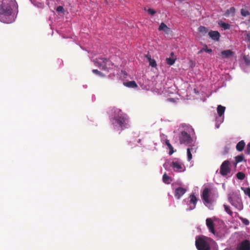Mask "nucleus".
Here are the masks:
<instances>
[{
    "mask_svg": "<svg viewBox=\"0 0 250 250\" xmlns=\"http://www.w3.org/2000/svg\"><path fill=\"white\" fill-rule=\"evenodd\" d=\"M15 0H0V21L3 23H10L12 20L9 17L11 15L13 10L11 4Z\"/></svg>",
    "mask_w": 250,
    "mask_h": 250,
    "instance_id": "nucleus-1",
    "label": "nucleus"
},
{
    "mask_svg": "<svg viewBox=\"0 0 250 250\" xmlns=\"http://www.w3.org/2000/svg\"><path fill=\"white\" fill-rule=\"evenodd\" d=\"M115 112L118 113V115L115 116L113 118L112 121V124L115 126L118 125L121 130L128 128L129 125L127 116L125 114L122 113L120 109H117Z\"/></svg>",
    "mask_w": 250,
    "mask_h": 250,
    "instance_id": "nucleus-2",
    "label": "nucleus"
},
{
    "mask_svg": "<svg viewBox=\"0 0 250 250\" xmlns=\"http://www.w3.org/2000/svg\"><path fill=\"white\" fill-rule=\"evenodd\" d=\"M207 237L202 236L196 238L195 246L198 250H210Z\"/></svg>",
    "mask_w": 250,
    "mask_h": 250,
    "instance_id": "nucleus-3",
    "label": "nucleus"
},
{
    "mask_svg": "<svg viewBox=\"0 0 250 250\" xmlns=\"http://www.w3.org/2000/svg\"><path fill=\"white\" fill-rule=\"evenodd\" d=\"M230 163L229 160H225L221 165L220 173L223 176H225L230 173Z\"/></svg>",
    "mask_w": 250,
    "mask_h": 250,
    "instance_id": "nucleus-4",
    "label": "nucleus"
},
{
    "mask_svg": "<svg viewBox=\"0 0 250 250\" xmlns=\"http://www.w3.org/2000/svg\"><path fill=\"white\" fill-rule=\"evenodd\" d=\"M179 141L181 144L188 145L191 143L192 140L190 135L186 131H183L179 135Z\"/></svg>",
    "mask_w": 250,
    "mask_h": 250,
    "instance_id": "nucleus-5",
    "label": "nucleus"
},
{
    "mask_svg": "<svg viewBox=\"0 0 250 250\" xmlns=\"http://www.w3.org/2000/svg\"><path fill=\"white\" fill-rule=\"evenodd\" d=\"M228 200L229 202L231 204V205L235 207L239 210H241L243 209V203L241 199L239 197H237L236 198H233L231 196H229L228 197Z\"/></svg>",
    "mask_w": 250,
    "mask_h": 250,
    "instance_id": "nucleus-6",
    "label": "nucleus"
},
{
    "mask_svg": "<svg viewBox=\"0 0 250 250\" xmlns=\"http://www.w3.org/2000/svg\"><path fill=\"white\" fill-rule=\"evenodd\" d=\"M108 62H110V61L105 58L96 59L95 61V65L104 70H105L107 68L106 65Z\"/></svg>",
    "mask_w": 250,
    "mask_h": 250,
    "instance_id": "nucleus-7",
    "label": "nucleus"
},
{
    "mask_svg": "<svg viewBox=\"0 0 250 250\" xmlns=\"http://www.w3.org/2000/svg\"><path fill=\"white\" fill-rule=\"evenodd\" d=\"M236 250H250V241L244 240L237 245Z\"/></svg>",
    "mask_w": 250,
    "mask_h": 250,
    "instance_id": "nucleus-8",
    "label": "nucleus"
},
{
    "mask_svg": "<svg viewBox=\"0 0 250 250\" xmlns=\"http://www.w3.org/2000/svg\"><path fill=\"white\" fill-rule=\"evenodd\" d=\"M206 225L209 230V231L213 234H215V231L214 229V224L213 220L210 218H208L206 219Z\"/></svg>",
    "mask_w": 250,
    "mask_h": 250,
    "instance_id": "nucleus-9",
    "label": "nucleus"
},
{
    "mask_svg": "<svg viewBox=\"0 0 250 250\" xmlns=\"http://www.w3.org/2000/svg\"><path fill=\"white\" fill-rule=\"evenodd\" d=\"M209 189L208 188H205L202 194L203 200L207 204H209L210 201L209 199Z\"/></svg>",
    "mask_w": 250,
    "mask_h": 250,
    "instance_id": "nucleus-10",
    "label": "nucleus"
},
{
    "mask_svg": "<svg viewBox=\"0 0 250 250\" xmlns=\"http://www.w3.org/2000/svg\"><path fill=\"white\" fill-rule=\"evenodd\" d=\"M187 189L182 187H178L175 190L174 195L177 199H179L186 192Z\"/></svg>",
    "mask_w": 250,
    "mask_h": 250,
    "instance_id": "nucleus-11",
    "label": "nucleus"
},
{
    "mask_svg": "<svg viewBox=\"0 0 250 250\" xmlns=\"http://www.w3.org/2000/svg\"><path fill=\"white\" fill-rule=\"evenodd\" d=\"M209 36L213 40L218 41L220 38V34L217 31H211L208 33Z\"/></svg>",
    "mask_w": 250,
    "mask_h": 250,
    "instance_id": "nucleus-12",
    "label": "nucleus"
},
{
    "mask_svg": "<svg viewBox=\"0 0 250 250\" xmlns=\"http://www.w3.org/2000/svg\"><path fill=\"white\" fill-rule=\"evenodd\" d=\"M171 166L175 171L179 172L182 171L181 170L182 168V166L178 162H172Z\"/></svg>",
    "mask_w": 250,
    "mask_h": 250,
    "instance_id": "nucleus-13",
    "label": "nucleus"
},
{
    "mask_svg": "<svg viewBox=\"0 0 250 250\" xmlns=\"http://www.w3.org/2000/svg\"><path fill=\"white\" fill-rule=\"evenodd\" d=\"M245 146V143L243 140L239 142L236 146V149L237 151H242Z\"/></svg>",
    "mask_w": 250,
    "mask_h": 250,
    "instance_id": "nucleus-14",
    "label": "nucleus"
},
{
    "mask_svg": "<svg viewBox=\"0 0 250 250\" xmlns=\"http://www.w3.org/2000/svg\"><path fill=\"white\" fill-rule=\"evenodd\" d=\"M159 30L163 31L166 33H168L170 31V28L167 26V25L164 23V22H162L160 25L159 28Z\"/></svg>",
    "mask_w": 250,
    "mask_h": 250,
    "instance_id": "nucleus-15",
    "label": "nucleus"
},
{
    "mask_svg": "<svg viewBox=\"0 0 250 250\" xmlns=\"http://www.w3.org/2000/svg\"><path fill=\"white\" fill-rule=\"evenodd\" d=\"M235 9L234 7H231L226 11L225 16L226 17L233 16L235 14Z\"/></svg>",
    "mask_w": 250,
    "mask_h": 250,
    "instance_id": "nucleus-16",
    "label": "nucleus"
},
{
    "mask_svg": "<svg viewBox=\"0 0 250 250\" xmlns=\"http://www.w3.org/2000/svg\"><path fill=\"white\" fill-rule=\"evenodd\" d=\"M226 107L221 105H219L217 108V111L219 117H221L224 113Z\"/></svg>",
    "mask_w": 250,
    "mask_h": 250,
    "instance_id": "nucleus-17",
    "label": "nucleus"
},
{
    "mask_svg": "<svg viewBox=\"0 0 250 250\" xmlns=\"http://www.w3.org/2000/svg\"><path fill=\"white\" fill-rule=\"evenodd\" d=\"M124 84L126 87L131 88H136L138 86L136 82L134 81L125 82L124 83Z\"/></svg>",
    "mask_w": 250,
    "mask_h": 250,
    "instance_id": "nucleus-18",
    "label": "nucleus"
},
{
    "mask_svg": "<svg viewBox=\"0 0 250 250\" xmlns=\"http://www.w3.org/2000/svg\"><path fill=\"white\" fill-rule=\"evenodd\" d=\"M233 52L230 50H226L221 52V55L223 58H227L232 55Z\"/></svg>",
    "mask_w": 250,
    "mask_h": 250,
    "instance_id": "nucleus-19",
    "label": "nucleus"
},
{
    "mask_svg": "<svg viewBox=\"0 0 250 250\" xmlns=\"http://www.w3.org/2000/svg\"><path fill=\"white\" fill-rule=\"evenodd\" d=\"M190 203L193 204V207L190 208V209H192L195 208V205L197 203V199L195 196L194 194H191L190 195Z\"/></svg>",
    "mask_w": 250,
    "mask_h": 250,
    "instance_id": "nucleus-20",
    "label": "nucleus"
},
{
    "mask_svg": "<svg viewBox=\"0 0 250 250\" xmlns=\"http://www.w3.org/2000/svg\"><path fill=\"white\" fill-rule=\"evenodd\" d=\"M176 60V57H173L172 58H167L166 59V62L168 65H172L175 63Z\"/></svg>",
    "mask_w": 250,
    "mask_h": 250,
    "instance_id": "nucleus-21",
    "label": "nucleus"
},
{
    "mask_svg": "<svg viewBox=\"0 0 250 250\" xmlns=\"http://www.w3.org/2000/svg\"><path fill=\"white\" fill-rule=\"evenodd\" d=\"M166 145L168 146V149H169V154L170 155H172L174 152L173 148L172 145L170 144L169 140H166L165 141Z\"/></svg>",
    "mask_w": 250,
    "mask_h": 250,
    "instance_id": "nucleus-22",
    "label": "nucleus"
},
{
    "mask_svg": "<svg viewBox=\"0 0 250 250\" xmlns=\"http://www.w3.org/2000/svg\"><path fill=\"white\" fill-rule=\"evenodd\" d=\"M163 181L165 184H169L171 180L170 177L165 173L163 176Z\"/></svg>",
    "mask_w": 250,
    "mask_h": 250,
    "instance_id": "nucleus-23",
    "label": "nucleus"
},
{
    "mask_svg": "<svg viewBox=\"0 0 250 250\" xmlns=\"http://www.w3.org/2000/svg\"><path fill=\"white\" fill-rule=\"evenodd\" d=\"M244 37L245 39V41L249 42V44H248V48L250 49V31L246 32V34H244Z\"/></svg>",
    "mask_w": 250,
    "mask_h": 250,
    "instance_id": "nucleus-24",
    "label": "nucleus"
},
{
    "mask_svg": "<svg viewBox=\"0 0 250 250\" xmlns=\"http://www.w3.org/2000/svg\"><path fill=\"white\" fill-rule=\"evenodd\" d=\"M203 52H206L208 53L212 52V50L211 49H208L207 45H205L204 47H203L199 51H198V54H200Z\"/></svg>",
    "mask_w": 250,
    "mask_h": 250,
    "instance_id": "nucleus-25",
    "label": "nucleus"
},
{
    "mask_svg": "<svg viewBox=\"0 0 250 250\" xmlns=\"http://www.w3.org/2000/svg\"><path fill=\"white\" fill-rule=\"evenodd\" d=\"M244 160V156L243 154L238 155L235 157L236 164L240 163Z\"/></svg>",
    "mask_w": 250,
    "mask_h": 250,
    "instance_id": "nucleus-26",
    "label": "nucleus"
},
{
    "mask_svg": "<svg viewBox=\"0 0 250 250\" xmlns=\"http://www.w3.org/2000/svg\"><path fill=\"white\" fill-rule=\"evenodd\" d=\"M219 24L221 27L224 28L225 30L229 29L230 27V24L229 23H227L222 21H221Z\"/></svg>",
    "mask_w": 250,
    "mask_h": 250,
    "instance_id": "nucleus-27",
    "label": "nucleus"
},
{
    "mask_svg": "<svg viewBox=\"0 0 250 250\" xmlns=\"http://www.w3.org/2000/svg\"><path fill=\"white\" fill-rule=\"evenodd\" d=\"M198 31L199 32H200L203 34H205L208 32V30L205 26H200L198 28Z\"/></svg>",
    "mask_w": 250,
    "mask_h": 250,
    "instance_id": "nucleus-28",
    "label": "nucleus"
},
{
    "mask_svg": "<svg viewBox=\"0 0 250 250\" xmlns=\"http://www.w3.org/2000/svg\"><path fill=\"white\" fill-rule=\"evenodd\" d=\"M243 59L245 61V63L247 65H250V57L249 55H244L243 56Z\"/></svg>",
    "mask_w": 250,
    "mask_h": 250,
    "instance_id": "nucleus-29",
    "label": "nucleus"
},
{
    "mask_svg": "<svg viewBox=\"0 0 250 250\" xmlns=\"http://www.w3.org/2000/svg\"><path fill=\"white\" fill-rule=\"evenodd\" d=\"M245 194L250 198V188H241Z\"/></svg>",
    "mask_w": 250,
    "mask_h": 250,
    "instance_id": "nucleus-30",
    "label": "nucleus"
},
{
    "mask_svg": "<svg viewBox=\"0 0 250 250\" xmlns=\"http://www.w3.org/2000/svg\"><path fill=\"white\" fill-rule=\"evenodd\" d=\"M237 178L239 180H243L245 177V174L242 172H239L236 174Z\"/></svg>",
    "mask_w": 250,
    "mask_h": 250,
    "instance_id": "nucleus-31",
    "label": "nucleus"
},
{
    "mask_svg": "<svg viewBox=\"0 0 250 250\" xmlns=\"http://www.w3.org/2000/svg\"><path fill=\"white\" fill-rule=\"evenodd\" d=\"M145 10L147 11V13L151 16H153L156 12L155 10L151 8H148V9H146L145 8Z\"/></svg>",
    "mask_w": 250,
    "mask_h": 250,
    "instance_id": "nucleus-32",
    "label": "nucleus"
},
{
    "mask_svg": "<svg viewBox=\"0 0 250 250\" xmlns=\"http://www.w3.org/2000/svg\"><path fill=\"white\" fill-rule=\"evenodd\" d=\"M241 14L243 16L246 17L250 15V12L247 10L242 9Z\"/></svg>",
    "mask_w": 250,
    "mask_h": 250,
    "instance_id": "nucleus-33",
    "label": "nucleus"
},
{
    "mask_svg": "<svg viewBox=\"0 0 250 250\" xmlns=\"http://www.w3.org/2000/svg\"><path fill=\"white\" fill-rule=\"evenodd\" d=\"M192 148H188L187 149V156H188V161H190L192 159V154L190 152V149H192Z\"/></svg>",
    "mask_w": 250,
    "mask_h": 250,
    "instance_id": "nucleus-34",
    "label": "nucleus"
},
{
    "mask_svg": "<svg viewBox=\"0 0 250 250\" xmlns=\"http://www.w3.org/2000/svg\"><path fill=\"white\" fill-rule=\"evenodd\" d=\"M224 209H225V210L230 215L232 216V212L230 210V209H229V206H228L227 205H224Z\"/></svg>",
    "mask_w": 250,
    "mask_h": 250,
    "instance_id": "nucleus-35",
    "label": "nucleus"
},
{
    "mask_svg": "<svg viewBox=\"0 0 250 250\" xmlns=\"http://www.w3.org/2000/svg\"><path fill=\"white\" fill-rule=\"evenodd\" d=\"M148 62H149V65L151 66L155 67L157 66L156 61L154 60L151 59V60L149 61Z\"/></svg>",
    "mask_w": 250,
    "mask_h": 250,
    "instance_id": "nucleus-36",
    "label": "nucleus"
},
{
    "mask_svg": "<svg viewBox=\"0 0 250 250\" xmlns=\"http://www.w3.org/2000/svg\"><path fill=\"white\" fill-rule=\"evenodd\" d=\"M56 11L59 13H64V10L62 6H59L56 9Z\"/></svg>",
    "mask_w": 250,
    "mask_h": 250,
    "instance_id": "nucleus-37",
    "label": "nucleus"
},
{
    "mask_svg": "<svg viewBox=\"0 0 250 250\" xmlns=\"http://www.w3.org/2000/svg\"><path fill=\"white\" fill-rule=\"evenodd\" d=\"M92 72L94 74H95L96 75H99L100 76H101V77H104V74L102 72H101L100 71L98 70L97 69H93L92 70Z\"/></svg>",
    "mask_w": 250,
    "mask_h": 250,
    "instance_id": "nucleus-38",
    "label": "nucleus"
},
{
    "mask_svg": "<svg viewBox=\"0 0 250 250\" xmlns=\"http://www.w3.org/2000/svg\"><path fill=\"white\" fill-rule=\"evenodd\" d=\"M229 148L227 146L224 147L223 150L222 152V154L223 155H225L229 153Z\"/></svg>",
    "mask_w": 250,
    "mask_h": 250,
    "instance_id": "nucleus-39",
    "label": "nucleus"
},
{
    "mask_svg": "<svg viewBox=\"0 0 250 250\" xmlns=\"http://www.w3.org/2000/svg\"><path fill=\"white\" fill-rule=\"evenodd\" d=\"M245 153L247 154H250V142L247 145L246 150Z\"/></svg>",
    "mask_w": 250,
    "mask_h": 250,
    "instance_id": "nucleus-40",
    "label": "nucleus"
},
{
    "mask_svg": "<svg viewBox=\"0 0 250 250\" xmlns=\"http://www.w3.org/2000/svg\"><path fill=\"white\" fill-rule=\"evenodd\" d=\"M242 222H243V224H244L245 225H248L249 224V221L248 219H246V218H240Z\"/></svg>",
    "mask_w": 250,
    "mask_h": 250,
    "instance_id": "nucleus-41",
    "label": "nucleus"
},
{
    "mask_svg": "<svg viewBox=\"0 0 250 250\" xmlns=\"http://www.w3.org/2000/svg\"><path fill=\"white\" fill-rule=\"evenodd\" d=\"M146 57L148 61L151 59V56L148 54L146 55Z\"/></svg>",
    "mask_w": 250,
    "mask_h": 250,
    "instance_id": "nucleus-42",
    "label": "nucleus"
},
{
    "mask_svg": "<svg viewBox=\"0 0 250 250\" xmlns=\"http://www.w3.org/2000/svg\"><path fill=\"white\" fill-rule=\"evenodd\" d=\"M170 56H171L170 58H172L173 57H175V55H174V52H171L170 53Z\"/></svg>",
    "mask_w": 250,
    "mask_h": 250,
    "instance_id": "nucleus-43",
    "label": "nucleus"
},
{
    "mask_svg": "<svg viewBox=\"0 0 250 250\" xmlns=\"http://www.w3.org/2000/svg\"><path fill=\"white\" fill-rule=\"evenodd\" d=\"M105 0V2H107V1H106V0Z\"/></svg>",
    "mask_w": 250,
    "mask_h": 250,
    "instance_id": "nucleus-44",
    "label": "nucleus"
}]
</instances>
